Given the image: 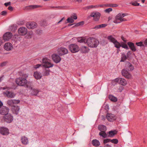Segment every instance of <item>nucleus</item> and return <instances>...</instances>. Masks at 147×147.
<instances>
[{
    "mask_svg": "<svg viewBox=\"0 0 147 147\" xmlns=\"http://www.w3.org/2000/svg\"><path fill=\"white\" fill-rule=\"evenodd\" d=\"M28 77V74H23L21 75V77L16 78L15 80L16 84L18 86H26L28 85H30V83L28 82L26 79Z\"/></svg>",
    "mask_w": 147,
    "mask_h": 147,
    "instance_id": "1",
    "label": "nucleus"
},
{
    "mask_svg": "<svg viewBox=\"0 0 147 147\" xmlns=\"http://www.w3.org/2000/svg\"><path fill=\"white\" fill-rule=\"evenodd\" d=\"M86 43L90 47L96 48L98 45L99 41L95 38L90 37L87 39Z\"/></svg>",
    "mask_w": 147,
    "mask_h": 147,
    "instance_id": "2",
    "label": "nucleus"
},
{
    "mask_svg": "<svg viewBox=\"0 0 147 147\" xmlns=\"http://www.w3.org/2000/svg\"><path fill=\"white\" fill-rule=\"evenodd\" d=\"M10 88V87H5L2 88V89L4 90H7L3 92V94L5 96L9 98H12L14 97L16 94L13 92L8 90Z\"/></svg>",
    "mask_w": 147,
    "mask_h": 147,
    "instance_id": "3",
    "label": "nucleus"
},
{
    "mask_svg": "<svg viewBox=\"0 0 147 147\" xmlns=\"http://www.w3.org/2000/svg\"><path fill=\"white\" fill-rule=\"evenodd\" d=\"M42 65L44 67L47 68L52 67L54 66L53 64L52 63L50 60L46 57L42 59Z\"/></svg>",
    "mask_w": 147,
    "mask_h": 147,
    "instance_id": "4",
    "label": "nucleus"
},
{
    "mask_svg": "<svg viewBox=\"0 0 147 147\" xmlns=\"http://www.w3.org/2000/svg\"><path fill=\"white\" fill-rule=\"evenodd\" d=\"M127 15V13H119L115 17V20L114 21V22L115 23H120L123 21L126 20H125L123 18Z\"/></svg>",
    "mask_w": 147,
    "mask_h": 147,
    "instance_id": "5",
    "label": "nucleus"
},
{
    "mask_svg": "<svg viewBox=\"0 0 147 147\" xmlns=\"http://www.w3.org/2000/svg\"><path fill=\"white\" fill-rule=\"evenodd\" d=\"M69 49L72 53L78 52L79 50L78 46L75 44L70 45L69 46Z\"/></svg>",
    "mask_w": 147,
    "mask_h": 147,
    "instance_id": "6",
    "label": "nucleus"
},
{
    "mask_svg": "<svg viewBox=\"0 0 147 147\" xmlns=\"http://www.w3.org/2000/svg\"><path fill=\"white\" fill-rule=\"evenodd\" d=\"M26 88L28 90L31 91V94L32 95H36L39 92V90L37 89H33L31 84H30V85H29V84H28V85L26 86Z\"/></svg>",
    "mask_w": 147,
    "mask_h": 147,
    "instance_id": "7",
    "label": "nucleus"
},
{
    "mask_svg": "<svg viewBox=\"0 0 147 147\" xmlns=\"http://www.w3.org/2000/svg\"><path fill=\"white\" fill-rule=\"evenodd\" d=\"M3 119L5 122L10 123L13 121V117L11 114L9 113L4 115Z\"/></svg>",
    "mask_w": 147,
    "mask_h": 147,
    "instance_id": "8",
    "label": "nucleus"
},
{
    "mask_svg": "<svg viewBox=\"0 0 147 147\" xmlns=\"http://www.w3.org/2000/svg\"><path fill=\"white\" fill-rule=\"evenodd\" d=\"M9 109V108L5 106H3L0 107V114L5 115L8 114Z\"/></svg>",
    "mask_w": 147,
    "mask_h": 147,
    "instance_id": "9",
    "label": "nucleus"
},
{
    "mask_svg": "<svg viewBox=\"0 0 147 147\" xmlns=\"http://www.w3.org/2000/svg\"><path fill=\"white\" fill-rule=\"evenodd\" d=\"M114 81L123 86H125L127 84V81L123 78H118L114 79Z\"/></svg>",
    "mask_w": 147,
    "mask_h": 147,
    "instance_id": "10",
    "label": "nucleus"
},
{
    "mask_svg": "<svg viewBox=\"0 0 147 147\" xmlns=\"http://www.w3.org/2000/svg\"><path fill=\"white\" fill-rule=\"evenodd\" d=\"M57 52L59 55L62 56L67 54L68 51L67 49L65 48L60 47L58 49Z\"/></svg>",
    "mask_w": 147,
    "mask_h": 147,
    "instance_id": "11",
    "label": "nucleus"
},
{
    "mask_svg": "<svg viewBox=\"0 0 147 147\" xmlns=\"http://www.w3.org/2000/svg\"><path fill=\"white\" fill-rule=\"evenodd\" d=\"M106 118L110 122H113L116 119L115 116L114 114L111 113H107V114Z\"/></svg>",
    "mask_w": 147,
    "mask_h": 147,
    "instance_id": "12",
    "label": "nucleus"
},
{
    "mask_svg": "<svg viewBox=\"0 0 147 147\" xmlns=\"http://www.w3.org/2000/svg\"><path fill=\"white\" fill-rule=\"evenodd\" d=\"M37 24L34 22H28L26 24L27 28L29 29H34L37 27Z\"/></svg>",
    "mask_w": 147,
    "mask_h": 147,
    "instance_id": "13",
    "label": "nucleus"
},
{
    "mask_svg": "<svg viewBox=\"0 0 147 147\" xmlns=\"http://www.w3.org/2000/svg\"><path fill=\"white\" fill-rule=\"evenodd\" d=\"M121 73L122 75L127 78L130 79L132 77L130 73L126 69H123L121 71Z\"/></svg>",
    "mask_w": 147,
    "mask_h": 147,
    "instance_id": "14",
    "label": "nucleus"
},
{
    "mask_svg": "<svg viewBox=\"0 0 147 147\" xmlns=\"http://www.w3.org/2000/svg\"><path fill=\"white\" fill-rule=\"evenodd\" d=\"M51 57L54 61L56 63L59 62L61 60V57L57 54H53Z\"/></svg>",
    "mask_w": 147,
    "mask_h": 147,
    "instance_id": "15",
    "label": "nucleus"
},
{
    "mask_svg": "<svg viewBox=\"0 0 147 147\" xmlns=\"http://www.w3.org/2000/svg\"><path fill=\"white\" fill-rule=\"evenodd\" d=\"M12 36V33L11 32H6L3 35V39L5 41H8L11 38Z\"/></svg>",
    "mask_w": 147,
    "mask_h": 147,
    "instance_id": "16",
    "label": "nucleus"
},
{
    "mask_svg": "<svg viewBox=\"0 0 147 147\" xmlns=\"http://www.w3.org/2000/svg\"><path fill=\"white\" fill-rule=\"evenodd\" d=\"M90 16L94 18V19L95 21H97L99 19L100 14L98 12H94L91 13Z\"/></svg>",
    "mask_w": 147,
    "mask_h": 147,
    "instance_id": "17",
    "label": "nucleus"
},
{
    "mask_svg": "<svg viewBox=\"0 0 147 147\" xmlns=\"http://www.w3.org/2000/svg\"><path fill=\"white\" fill-rule=\"evenodd\" d=\"M18 32L19 34L21 35H24L27 33V30L26 28L22 27L18 29Z\"/></svg>",
    "mask_w": 147,
    "mask_h": 147,
    "instance_id": "18",
    "label": "nucleus"
},
{
    "mask_svg": "<svg viewBox=\"0 0 147 147\" xmlns=\"http://www.w3.org/2000/svg\"><path fill=\"white\" fill-rule=\"evenodd\" d=\"M20 110V107L17 105L13 106V107H11V111L12 113L16 115L18 114Z\"/></svg>",
    "mask_w": 147,
    "mask_h": 147,
    "instance_id": "19",
    "label": "nucleus"
},
{
    "mask_svg": "<svg viewBox=\"0 0 147 147\" xmlns=\"http://www.w3.org/2000/svg\"><path fill=\"white\" fill-rule=\"evenodd\" d=\"M0 133L3 135H7L9 134V130L7 128L1 127L0 128Z\"/></svg>",
    "mask_w": 147,
    "mask_h": 147,
    "instance_id": "20",
    "label": "nucleus"
},
{
    "mask_svg": "<svg viewBox=\"0 0 147 147\" xmlns=\"http://www.w3.org/2000/svg\"><path fill=\"white\" fill-rule=\"evenodd\" d=\"M4 48L7 51H10L13 48L12 45L9 42L6 43L4 45Z\"/></svg>",
    "mask_w": 147,
    "mask_h": 147,
    "instance_id": "21",
    "label": "nucleus"
},
{
    "mask_svg": "<svg viewBox=\"0 0 147 147\" xmlns=\"http://www.w3.org/2000/svg\"><path fill=\"white\" fill-rule=\"evenodd\" d=\"M21 141L22 143L24 145H27L28 143V138L25 136H22L21 137Z\"/></svg>",
    "mask_w": 147,
    "mask_h": 147,
    "instance_id": "22",
    "label": "nucleus"
},
{
    "mask_svg": "<svg viewBox=\"0 0 147 147\" xmlns=\"http://www.w3.org/2000/svg\"><path fill=\"white\" fill-rule=\"evenodd\" d=\"M127 44L132 51L135 52L136 51V49L134 43L131 42H128Z\"/></svg>",
    "mask_w": 147,
    "mask_h": 147,
    "instance_id": "23",
    "label": "nucleus"
},
{
    "mask_svg": "<svg viewBox=\"0 0 147 147\" xmlns=\"http://www.w3.org/2000/svg\"><path fill=\"white\" fill-rule=\"evenodd\" d=\"M34 76L35 78L37 80L40 79L42 77L41 73L40 72L37 71L34 72Z\"/></svg>",
    "mask_w": 147,
    "mask_h": 147,
    "instance_id": "24",
    "label": "nucleus"
},
{
    "mask_svg": "<svg viewBox=\"0 0 147 147\" xmlns=\"http://www.w3.org/2000/svg\"><path fill=\"white\" fill-rule=\"evenodd\" d=\"M92 144L96 147H98L100 145L99 141L96 139H94L92 142Z\"/></svg>",
    "mask_w": 147,
    "mask_h": 147,
    "instance_id": "25",
    "label": "nucleus"
},
{
    "mask_svg": "<svg viewBox=\"0 0 147 147\" xmlns=\"http://www.w3.org/2000/svg\"><path fill=\"white\" fill-rule=\"evenodd\" d=\"M127 66H126V69L128 70L132 71L134 69V66L130 63L128 62L127 63Z\"/></svg>",
    "mask_w": 147,
    "mask_h": 147,
    "instance_id": "26",
    "label": "nucleus"
},
{
    "mask_svg": "<svg viewBox=\"0 0 147 147\" xmlns=\"http://www.w3.org/2000/svg\"><path fill=\"white\" fill-rule=\"evenodd\" d=\"M89 50V48L85 46H82L81 48V51L83 53H88Z\"/></svg>",
    "mask_w": 147,
    "mask_h": 147,
    "instance_id": "27",
    "label": "nucleus"
},
{
    "mask_svg": "<svg viewBox=\"0 0 147 147\" xmlns=\"http://www.w3.org/2000/svg\"><path fill=\"white\" fill-rule=\"evenodd\" d=\"M117 133V131L116 130H111L109 132L108 136L109 137H113Z\"/></svg>",
    "mask_w": 147,
    "mask_h": 147,
    "instance_id": "28",
    "label": "nucleus"
},
{
    "mask_svg": "<svg viewBox=\"0 0 147 147\" xmlns=\"http://www.w3.org/2000/svg\"><path fill=\"white\" fill-rule=\"evenodd\" d=\"M50 72V70L49 68L43 70L42 74L43 76H48L49 75Z\"/></svg>",
    "mask_w": 147,
    "mask_h": 147,
    "instance_id": "29",
    "label": "nucleus"
},
{
    "mask_svg": "<svg viewBox=\"0 0 147 147\" xmlns=\"http://www.w3.org/2000/svg\"><path fill=\"white\" fill-rule=\"evenodd\" d=\"M107 38L109 42H112L113 43L116 40L112 35L108 36Z\"/></svg>",
    "mask_w": 147,
    "mask_h": 147,
    "instance_id": "30",
    "label": "nucleus"
},
{
    "mask_svg": "<svg viewBox=\"0 0 147 147\" xmlns=\"http://www.w3.org/2000/svg\"><path fill=\"white\" fill-rule=\"evenodd\" d=\"M98 129L100 131H106L107 130L106 127L103 125H101L99 126H98Z\"/></svg>",
    "mask_w": 147,
    "mask_h": 147,
    "instance_id": "31",
    "label": "nucleus"
},
{
    "mask_svg": "<svg viewBox=\"0 0 147 147\" xmlns=\"http://www.w3.org/2000/svg\"><path fill=\"white\" fill-rule=\"evenodd\" d=\"M99 135L104 138H106L107 136V134L105 131H100L99 133Z\"/></svg>",
    "mask_w": 147,
    "mask_h": 147,
    "instance_id": "32",
    "label": "nucleus"
},
{
    "mask_svg": "<svg viewBox=\"0 0 147 147\" xmlns=\"http://www.w3.org/2000/svg\"><path fill=\"white\" fill-rule=\"evenodd\" d=\"M109 98L111 100L114 102H116L117 100V98L112 95H110Z\"/></svg>",
    "mask_w": 147,
    "mask_h": 147,
    "instance_id": "33",
    "label": "nucleus"
},
{
    "mask_svg": "<svg viewBox=\"0 0 147 147\" xmlns=\"http://www.w3.org/2000/svg\"><path fill=\"white\" fill-rule=\"evenodd\" d=\"M78 42L80 43H86L87 39L82 37L79 38L78 39Z\"/></svg>",
    "mask_w": 147,
    "mask_h": 147,
    "instance_id": "34",
    "label": "nucleus"
},
{
    "mask_svg": "<svg viewBox=\"0 0 147 147\" xmlns=\"http://www.w3.org/2000/svg\"><path fill=\"white\" fill-rule=\"evenodd\" d=\"M115 47L118 49H119L121 47V44H120L117 40L113 43Z\"/></svg>",
    "mask_w": 147,
    "mask_h": 147,
    "instance_id": "35",
    "label": "nucleus"
},
{
    "mask_svg": "<svg viewBox=\"0 0 147 147\" xmlns=\"http://www.w3.org/2000/svg\"><path fill=\"white\" fill-rule=\"evenodd\" d=\"M98 6H97V5H89L88 6H87V7H86L84 8V9H92L93 8H96L98 7Z\"/></svg>",
    "mask_w": 147,
    "mask_h": 147,
    "instance_id": "36",
    "label": "nucleus"
},
{
    "mask_svg": "<svg viewBox=\"0 0 147 147\" xmlns=\"http://www.w3.org/2000/svg\"><path fill=\"white\" fill-rule=\"evenodd\" d=\"M7 104L11 107H12L13 106H14L15 105H14L13 103V100H8L7 102Z\"/></svg>",
    "mask_w": 147,
    "mask_h": 147,
    "instance_id": "37",
    "label": "nucleus"
},
{
    "mask_svg": "<svg viewBox=\"0 0 147 147\" xmlns=\"http://www.w3.org/2000/svg\"><path fill=\"white\" fill-rule=\"evenodd\" d=\"M105 6L107 7H117L118 5L116 4H109L105 5Z\"/></svg>",
    "mask_w": 147,
    "mask_h": 147,
    "instance_id": "38",
    "label": "nucleus"
},
{
    "mask_svg": "<svg viewBox=\"0 0 147 147\" xmlns=\"http://www.w3.org/2000/svg\"><path fill=\"white\" fill-rule=\"evenodd\" d=\"M127 59L126 55L124 53L122 54L121 57V61L124 62Z\"/></svg>",
    "mask_w": 147,
    "mask_h": 147,
    "instance_id": "39",
    "label": "nucleus"
},
{
    "mask_svg": "<svg viewBox=\"0 0 147 147\" xmlns=\"http://www.w3.org/2000/svg\"><path fill=\"white\" fill-rule=\"evenodd\" d=\"M67 21L68 23H73L74 22V20L73 19L72 16H71V17L68 18Z\"/></svg>",
    "mask_w": 147,
    "mask_h": 147,
    "instance_id": "40",
    "label": "nucleus"
},
{
    "mask_svg": "<svg viewBox=\"0 0 147 147\" xmlns=\"http://www.w3.org/2000/svg\"><path fill=\"white\" fill-rule=\"evenodd\" d=\"M121 47H122L123 48L125 49H129L127 45L124 44L123 42H122L121 43Z\"/></svg>",
    "mask_w": 147,
    "mask_h": 147,
    "instance_id": "41",
    "label": "nucleus"
},
{
    "mask_svg": "<svg viewBox=\"0 0 147 147\" xmlns=\"http://www.w3.org/2000/svg\"><path fill=\"white\" fill-rule=\"evenodd\" d=\"M130 4H131L132 5L135 6H138L140 5V4L138 3L137 1L131 2L130 3Z\"/></svg>",
    "mask_w": 147,
    "mask_h": 147,
    "instance_id": "42",
    "label": "nucleus"
},
{
    "mask_svg": "<svg viewBox=\"0 0 147 147\" xmlns=\"http://www.w3.org/2000/svg\"><path fill=\"white\" fill-rule=\"evenodd\" d=\"M111 142L115 144H117L118 142V141L117 139H114L112 140L111 139Z\"/></svg>",
    "mask_w": 147,
    "mask_h": 147,
    "instance_id": "43",
    "label": "nucleus"
},
{
    "mask_svg": "<svg viewBox=\"0 0 147 147\" xmlns=\"http://www.w3.org/2000/svg\"><path fill=\"white\" fill-rule=\"evenodd\" d=\"M13 102L14 105H15L18 104L20 102V100H19L13 99Z\"/></svg>",
    "mask_w": 147,
    "mask_h": 147,
    "instance_id": "44",
    "label": "nucleus"
},
{
    "mask_svg": "<svg viewBox=\"0 0 147 147\" xmlns=\"http://www.w3.org/2000/svg\"><path fill=\"white\" fill-rule=\"evenodd\" d=\"M84 24V22L83 21H82L76 24L75 26H78L80 25H82Z\"/></svg>",
    "mask_w": 147,
    "mask_h": 147,
    "instance_id": "45",
    "label": "nucleus"
},
{
    "mask_svg": "<svg viewBox=\"0 0 147 147\" xmlns=\"http://www.w3.org/2000/svg\"><path fill=\"white\" fill-rule=\"evenodd\" d=\"M112 11V9L111 8L107 9L104 10L106 13H109L111 11Z\"/></svg>",
    "mask_w": 147,
    "mask_h": 147,
    "instance_id": "46",
    "label": "nucleus"
},
{
    "mask_svg": "<svg viewBox=\"0 0 147 147\" xmlns=\"http://www.w3.org/2000/svg\"><path fill=\"white\" fill-rule=\"evenodd\" d=\"M40 6L38 5H31L29 6L30 8L31 9H35Z\"/></svg>",
    "mask_w": 147,
    "mask_h": 147,
    "instance_id": "47",
    "label": "nucleus"
},
{
    "mask_svg": "<svg viewBox=\"0 0 147 147\" xmlns=\"http://www.w3.org/2000/svg\"><path fill=\"white\" fill-rule=\"evenodd\" d=\"M136 44L138 46L141 47L143 46V42H136Z\"/></svg>",
    "mask_w": 147,
    "mask_h": 147,
    "instance_id": "48",
    "label": "nucleus"
},
{
    "mask_svg": "<svg viewBox=\"0 0 147 147\" xmlns=\"http://www.w3.org/2000/svg\"><path fill=\"white\" fill-rule=\"evenodd\" d=\"M111 139H105L104 140L103 142L104 144H106L109 142H111Z\"/></svg>",
    "mask_w": 147,
    "mask_h": 147,
    "instance_id": "49",
    "label": "nucleus"
},
{
    "mask_svg": "<svg viewBox=\"0 0 147 147\" xmlns=\"http://www.w3.org/2000/svg\"><path fill=\"white\" fill-rule=\"evenodd\" d=\"M107 25L106 24H102L100 25H99L100 28H105L106 26Z\"/></svg>",
    "mask_w": 147,
    "mask_h": 147,
    "instance_id": "50",
    "label": "nucleus"
},
{
    "mask_svg": "<svg viewBox=\"0 0 147 147\" xmlns=\"http://www.w3.org/2000/svg\"><path fill=\"white\" fill-rule=\"evenodd\" d=\"M123 89V88L122 86H120L119 87L118 91L119 92H121Z\"/></svg>",
    "mask_w": 147,
    "mask_h": 147,
    "instance_id": "51",
    "label": "nucleus"
},
{
    "mask_svg": "<svg viewBox=\"0 0 147 147\" xmlns=\"http://www.w3.org/2000/svg\"><path fill=\"white\" fill-rule=\"evenodd\" d=\"M73 17V19L74 20H76L77 19V17L76 16V15L75 13H74L73 14V15L72 16Z\"/></svg>",
    "mask_w": 147,
    "mask_h": 147,
    "instance_id": "52",
    "label": "nucleus"
},
{
    "mask_svg": "<svg viewBox=\"0 0 147 147\" xmlns=\"http://www.w3.org/2000/svg\"><path fill=\"white\" fill-rule=\"evenodd\" d=\"M7 13V12L5 11H2L1 13V15L3 16H5Z\"/></svg>",
    "mask_w": 147,
    "mask_h": 147,
    "instance_id": "53",
    "label": "nucleus"
},
{
    "mask_svg": "<svg viewBox=\"0 0 147 147\" xmlns=\"http://www.w3.org/2000/svg\"><path fill=\"white\" fill-rule=\"evenodd\" d=\"M131 51H128L127 53V57H129L131 55Z\"/></svg>",
    "mask_w": 147,
    "mask_h": 147,
    "instance_id": "54",
    "label": "nucleus"
},
{
    "mask_svg": "<svg viewBox=\"0 0 147 147\" xmlns=\"http://www.w3.org/2000/svg\"><path fill=\"white\" fill-rule=\"evenodd\" d=\"M41 64H37L34 66V68L35 69H37L39 68L41 66Z\"/></svg>",
    "mask_w": 147,
    "mask_h": 147,
    "instance_id": "55",
    "label": "nucleus"
},
{
    "mask_svg": "<svg viewBox=\"0 0 147 147\" xmlns=\"http://www.w3.org/2000/svg\"><path fill=\"white\" fill-rule=\"evenodd\" d=\"M11 4V2H8L5 3H4V5L6 6H7L8 5H10Z\"/></svg>",
    "mask_w": 147,
    "mask_h": 147,
    "instance_id": "56",
    "label": "nucleus"
},
{
    "mask_svg": "<svg viewBox=\"0 0 147 147\" xmlns=\"http://www.w3.org/2000/svg\"><path fill=\"white\" fill-rule=\"evenodd\" d=\"M93 28L94 29H100L99 26V25H96V26H95Z\"/></svg>",
    "mask_w": 147,
    "mask_h": 147,
    "instance_id": "57",
    "label": "nucleus"
},
{
    "mask_svg": "<svg viewBox=\"0 0 147 147\" xmlns=\"http://www.w3.org/2000/svg\"><path fill=\"white\" fill-rule=\"evenodd\" d=\"M6 62H3L0 65L1 67H3L5 66L6 65Z\"/></svg>",
    "mask_w": 147,
    "mask_h": 147,
    "instance_id": "58",
    "label": "nucleus"
},
{
    "mask_svg": "<svg viewBox=\"0 0 147 147\" xmlns=\"http://www.w3.org/2000/svg\"><path fill=\"white\" fill-rule=\"evenodd\" d=\"M8 9L12 11L13 10V8L11 6H9L8 8Z\"/></svg>",
    "mask_w": 147,
    "mask_h": 147,
    "instance_id": "59",
    "label": "nucleus"
},
{
    "mask_svg": "<svg viewBox=\"0 0 147 147\" xmlns=\"http://www.w3.org/2000/svg\"><path fill=\"white\" fill-rule=\"evenodd\" d=\"M64 19V18L63 17L59 22L57 23V24H58L60 22H61L62 20Z\"/></svg>",
    "mask_w": 147,
    "mask_h": 147,
    "instance_id": "60",
    "label": "nucleus"
},
{
    "mask_svg": "<svg viewBox=\"0 0 147 147\" xmlns=\"http://www.w3.org/2000/svg\"><path fill=\"white\" fill-rule=\"evenodd\" d=\"M3 77L4 76L3 75L0 77V82L3 80Z\"/></svg>",
    "mask_w": 147,
    "mask_h": 147,
    "instance_id": "61",
    "label": "nucleus"
},
{
    "mask_svg": "<svg viewBox=\"0 0 147 147\" xmlns=\"http://www.w3.org/2000/svg\"><path fill=\"white\" fill-rule=\"evenodd\" d=\"M3 42L1 38H0V46L3 43Z\"/></svg>",
    "mask_w": 147,
    "mask_h": 147,
    "instance_id": "62",
    "label": "nucleus"
},
{
    "mask_svg": "<svg viewBox=\"0 0 147 147\" xmlns=\"http://www.w3.org/2000/svg\"><path fill=\"white\" fill-rule=\"evenodd\" d=\"M121 38L122 39V40H123V41L125 42H126V40L124 39V38L123 37V36L121 37Z\"/></svg>",
    "mask_w": 147,
    "mask_h": 147,
    "instance_id": "63",
    "label": "nucleus"
},
{
    "mask_svg": "<svg viewBox=\"0 0 147 147\" xmlns=\"http://www.w3.org/2000/svg\"><path fill=\"white\" fill-rule=\"evenodd\" d=\"M144 43L145 45H147V39L145 40Z\"/></svg>",
    "mask_w": 147,
    "mask_h": 147,
    "instance_id": "64",
    "label": "nucleus"
}]
</instances>
